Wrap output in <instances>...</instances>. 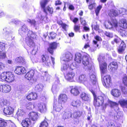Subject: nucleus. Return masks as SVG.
<instances>
[{
	"label": "nucleus",
	"mask_w": 127,
	"mask_h": 127,
	"mask_svg": "<svg viewBox=\"0 0 127 127\" xmlns=\"http://www.w3.org/2000/svg\"><path fill=\"white\" fill-rule=\"evenodd\" d=\"M90 91L92 93L94 97V104L95 107H98L102 106L103 104L104 106L103 107V109L106 107V106L109 104L112 108H113L114 110L116 112L117 115L114 116V118L116 120L121 119L123 115L121 112H117L119 109L118 104L116 102H112L109 100L107 96L103 94L101 96H97L95 95L94 91L92 89H90Z\"/></svg>",
	"instance_id": "f257e3e1"
},
{
	"label": "nucleus",
	"mask_w": 127,
	"mask_h": 127,
	"mask_svg": "<svg viewBox=\"0 0 127 127\" xmlns=\"http://www.w3.org/2000/svg\"><path fill=\"white\" fill-rule=\"evenodd\" d=\"M105 57L103 55H100L98 58L101 73L102 81L103 86L106 88H109L112 85L111 78L110 75L104 76L107 69V64L105 62Z\"/></svg>",
	"instance_id": "f03ea898"
},
{
	"label": "nucleus",
	"mask_w": 127,
	"mask_h": 127,
	"mask_svg": "<svg viewBox=\"0 0 127 127\" xmlns=\"http://www.w3.org/2000/svg\"><path fill=\"white\" fill-rule=\"evenodd\" d=\"M108 15L111 17V21L106 22L104 26L107 29H110L114 28L116 29L118 27V22L115 18L112 17L118 16V11L113 9H111L110 10Z\"/></svg>",
	"instance_id": "7ed1b4c3"
},
{
	"label": "nucleus",
	"mask_w": 127,
	"mask_h": 127,
	"mask_svg": "<svg viewBox=\"0 0 127 127\" xmlns=\"http://www.w3.org/2000/svg\"><path fill=\"white\" fill-rule=\"evenodd\" d=\"M48 1L47 0H42L40 2L41 6L43 8V11L45 13V15L44 16L41 14H39L38 18H40L41 20H44L45 21L47 18L46 16L47 14V12L48 11L51 14H52L53 12V9L52 8H50L49 7H48L46 8H45V5L47 3Z\"/></svg>",
	"instance_id": "20e7f679"
},
{
	"label": "nucleus",
	"mask_w": 127,
	"mask_h": 127,
	"mask_svg": "<svg viewBox=\"0 0 127 127\" xmlns=\"http://www.w3.org/2000/svg\"><path fill=\"white\" fill-rule=\"evenodd\" d=\"M0 104L3 107V112L6 115H10L13 114L14 109L13 108L9 106V103L6 100L3 99L0 101Z\"/></svg>",
	"instance_id": "39448f33"
},
{
	"label": "nucleus",
	"mask_w": 127,
	"mask_h": 127,
	"mask_svg": "<svg viewBox=\"0 0 127 127\" xmlns=\"http://www.w3.org/2000/svg\"><path fill=\"white\" fill-rule=\"evenodd\" d=\"M82 62L86 69L88 70L94 67L93 63L91 61L89 56L87 53H85L83 55Z\"/></svg>",
	"instance_id": "423d86ee"
},
{
	"label": "nucleus",
	"mask_w": 127,
	"mask_h": 127,
	"mask_svg": "<svg viewBox=\"0 0 127 127\" xmlns=\"http://www.w3.org/2000/svg\"><path fill=\"white\" fill-rule=\"evenodd\" d=\"M36 35L32 32L31 31H28V33L25 36V41L27 45L31 47H33L34 46V43L32 39L36 38Z\"/></svg>",
	"instance_id": "0eeeda50"
},
{
	"label": "nucleus",
	"mask_w": 127,
	"mask_h": 127,
	"mask_svg": "<svg viewBox=\"0 0 127 127\" xmlns=\"http://www.w3.org/2000/svg\"><path fill=\"white\" fill-rule=\"evenodd\" d=\"M36 35L32 32L31 31H28V33L25 36V41L27 45L31 47H33L34 46V43L32 39L36 38Z\"/></svg>",
	"instance_id": "6e6552de"
},
{
	"label": "nucleus",
	"mask_w": 127,
	"mask_h": 127,
	"mask_svg": "<svg viewBox=\"0 0 127 127\" xmlns=\"http://www.w3.org/2000/svg\"><path fill=\"white\" fill-rule=\"evenodd\" d=\"M14 76L11 72H4L0 76V81H5L8 83L12 82L14 79Z\"/></svg>",
	"instance_id": "1a4fd4ad"
},
{
	"label": "nucleus",
	"mask_w": 127,
	"mask_h": 127,
	"mask_svg": "<svg viewBox=\"0 0 127 127\" xmlns=\"http://www.w3.org/2000/svg\"><path fill=\"white\" fill-rule=\"evenodd\" d=\"M43 65L45 67H49L51 65V61L53 65L55 64V59L51 57V59L47 55H43L42 58Z\"/></svg>",
	"instance_id": "9d476101"
},
{
	"label": "nucleus",
	"mask_w": 127,
	"mask_h": 127,
	"mask_svg": "<svg viewBox=\"0 0 127 127\" xmlns=\"http://www.w3.org/2000/svg\"><path fill=\"white\" fill-rule=\"evenodd\" d=\"M3 32L5 37L8 40L13 39L14 36H13V32L11 31L9 28L5 27L3 29Z\"/></svg>",
	"instance_id": "9b49d317"
},
{
	"label": "nucleus",
	"mask_w": 127,
	"mask_h": 127,
	"mask_svg": "<svg viewBox=\"0 0 127 127\" xmlns=\"http://www.w3.org/2000/svg\"><path fill=\"white\" fill-rule=\"evenodd\" d=\"M90 78V81L93 84H95L97 82L96 77V73L94 68L88 69Z\"/></svg>",
	"instance_id": "f8f14e48"
},
{
	"label": "nucleus",
	"mask_w": 127,
	"mask_h": 127,
	"mask_svg": "<svg viewBox=\"0 0 127 127\" xmlns=\"http://www.w3.org/2000/svg\"><path fill=\"white\" fill-rule=\"evenodd\" d=\"M56 80L54 84L52 85V91L54 95L57 93L61 85L59 78L57 77H56Z\"/></svg>",
	"instance_id": "ddd939ff"
},
{
	"label": "nucleus",
	"mask_w": 127,
	"mask_h": 127,
	"mask_svg": "<svg viewBox=\"0 0 127 127\" xmlns=\"http://www.w3.org/2000/svg\"><path fill=\"white\" fill-rule=\"evenodd\" d=\"M5 44L0 42V61L4 60L6 57V52L5 51Z\"/></svg>",
	"instance_id": "4468645a"
},
{
	"label": "nucleus",
	"mask_w": 127,
	"mask_h": 127,
	"mask_svg": "<svg viewBox=\"0 0 127 127\" xmlns=\"http://www.w3.org/2000/svg\"><path fill=\"white\" fill-rule=\"evenodd\" d=\"M72 57V56L71 53L68 52L61 57V60L62 61L66 62V63H69L71 61Z\"/></svg>",
	"instance_id": "2eb2a0df"
},
{
	"label": "nucleus",
	"mask_w": 127,
	"mask_h": 127,
	"mask_svg": "<svg viewBox=\"0 0 127 127\" xmlns=\"http://www.w3.org/2000/svg\"><path fill=\"white\" fill-rule=\"evenodd\" d=\"M75 75V73L72 71L67 72L64 75L65 79L70 82H72L74 81V78Z\"/></svg>",
	"instance_id": "dca6fc26"
},
{
	"label": "nucleus",
	"mask_w": 127,
	"mask_h": 127,
	"mask_svg": "<svg viewBox=\"0 0 127 127\" xmlns=\"http://www.w3.org/2000/svg\"><path fill=\"white\" fill-rule=\"evenodd\" d=\"M76 81L79 83L84 84H87L88 83L87 77L84 74L80 75L76 79Z\"/></svg>",
	"instance_id": "f3484780"
},
{
	"label": "nucleus",
	"mask_w": 127,
	"mask_h": 127,
	"mask_svg": "<svg viewBox=\"0 0 127 127\" xmlns=\"http://www.w3.org/2000/svg\"><path fill=\"white\" fill-rule=\"evenodd\" d=\"M28 31L27 27L25 25H23L19 30V33L22 37H24L27 34Z\"/></svg>",
	"instance_id": "a211bd4d"
},
{
	"label": "nucleus",
	"mask_w": 127,
	"mask_h": 127,
	"mask_svg": "<svg viewBox=\"0 0 127 127\" xmlns=\"http://www.w3.org/2000/svg\"><path fill=\"white\" fill-rule=\"evenodd\" d=\"M67 89V91H70V93L74 96H77L79 94L80 92L77 87L73 88L72 86H69Z\"/></svg>",
	"instance_id": "6ab92c4d"
},
{
	"label": "nucleus",
	"mask_w": 127,
	"mask_h": 127,
	"mask_svg": "<svg viewBox=\"0 0 127 127\" xmlns=\"http://www.w3.org/2000/svg\"><path fill=\"white\" fill-rule=\"evenodd\" d=\"M62 104L57 102L56 99H55L53 104V109L57 112H60L63 108Z\"/></svg>",
	"instance_id": "aec40b11"
},
{
	"label": "nucleus",
	"mask_w": 127,
	"mask_h": 127,
	"mask_svg": "<svg viewBox=\"0 0 127 127\" xmlns=\"http://www.w3.org/2000/svg\"><path fill=\"white\" fill-rule=\"evenodd\" d=\"M14 72L17 74L20 75L22 74L25 73L26 72V70L25 68L22 66H17Z\"/></svg>",
	"instance_id": "412c9836"
},
{
	"label": "nucleus",
	"mask_w": 127,
	"mask_h": 127,
	"mask_svg": "<svg viewBox=\"0 0 127 127\" xmlns=\"http://www.w3.org/2000/svg\"><path fill=\"white\" fill-rule=\"evenodd\" d=\"M57 43L55 42L52 43L50 45L49 47L48 48V50L51 55L53 54L54 50L56 49Z\"/></svg>",
	"instance_id": "4be33fe9"
},
{
	"label": "nucleus",
	"mask_w": 127,
	"mask_h": 127,
	"mask_svg": "<svg viewBox=\"0 0 127 127\" xmlns=\"http://www.w3.org/2000/svg\"><path fill=\"white\" fill-rule=\"evenodd\" d=\"M72 114L70 111L65 110L62 113V117L64 119H69L71 118Z\"/></svg>",
	"instance_id": "5701e85b"
},
{
	"label": "nucleus",
	"mask_w": 127,
	"mask_h": 127,
	"mask_svg": "<svg viewBox=\"0 0 127 127\" xmlns=\"http://www.w3.org/2000/svg\"><path fill=\"white\" fill-rule=\"evenodd\" d=\"M0 89H2L1 91L4 93H8L11 90V86L8 85H1L0 86Z\"/></svg>",
	"instance_id": "b1692460"
},
{
	"label": "nucleus",
	"mask_w": 127,
	"mask_h": 127,
	"mask_svg": "<svg viewBox=\"0 0 127 127\" xmlns=\"http://www.w3.org/2000/svg\"><path fill=\"white\" fill-rule=\"evenodd\" d=\"M67 96L65 94H61L58 98V102L62 104H64L66 101Z\"/></svg>",
	"instance_id": "393cba45"
},
{
	"label": "nucleus",
	"mask_w": 127,
	"mask_h": 127,
	"mask_svg": "<svg viewBox=\"0 0 127 127\" xmlns=\"http://www.w3.org/2000/svg\"><path fill=\"white\" fill-rule=\"evenodd\" d=\"M85 113V111L83 109L81 110L80 111L77 110L74 112L73 114V116L75 118H79L82 115Z\"/></svg>",
	"instance_id": "a878e982"
},
{
	"label": "nucleus",
	"mask_w": 127,
	"mask_h": 127,
	"mask_svg": "<svg viewBox=\"0 0 127 127\" xmlns=\"http://www.w3.org/2000/svg\"><path fill=\"white\" fill-rule=\"evenodd\" d=\"M31 122L30 119L29 118H26L23 120L21 125L23 127H30Z\"/></svg>",
	"instance_id": "bb28decb"
},
{
	"label": "nucleus",
	"mask_w": 127,
	"mask_h": 127,
	"mask_svg": "<svg viewBox=\"0 0 127 127\" xmlns=\"http://www.w3.org/2000/svg\"><path fill=\"white\" fill-rule=\"evenodd\" d=\"M37 97V95L36 93L32 92L26 96V98L29 101L35 100Z\"/></svg>",
	"instance_id": "cd10ccee"
},
{
	"label": "nucleus",
	"mask_w": 127,
	"mask_h": 127,
	"mask_svg": "<svg viewBox=\"0 0 127 127\" xmlns=\"http://www.w3.org/2000/svg\"><path fill=\"white\" fill-rule=\"evenodd\" d=\"M38 106L39 111L41 113H44L46 110L45 104L43 103H40L38 104Z\"/></svg>",
	"instance_id": "c85d7f7f"
},
{
	"label": "nucleus",
	"mask_w": 127,
	"mask_h": 127,
	"mask_svg": "<svg viewBox=\"0 0 127 127\" xmlns=\"http://www.w3.org/2000/svg\"><path fill=\"white\" fill-rule=\"evenodd\" d=\"M34 74V71L33 70H30L25 75V77L28 80H31L33 78Z\"/></svg>",
	"instance_id": "c756f323"
},
{
	"label": "nucleus",
	"mask_w": 127,
	"mask_h": 127,
	"mask_svg": "<svg viewBox=\"0 0 127 127\" xmlns=\"http://www.w3.org/2000/svg\"><path fill=\"white\" fill-rule=\"evenodd\" d=\"M111 93L113 96L117 97H119L121 94L120 91L117 89H112Z\"/></svg>",
	"instance_id": "7c9ffc66"
},
{
	"label": "nucleus",
	"mask_w": 127,
	"mask_h": 127,
	"mask_svg": "<svg viewBox=\"0 0 127 127\" xmlns=\"http://www.w3.org/2000/svg\"><path fill=\"white\" fill-rule=\"evenodd\" d=\"M29 115L30 116V118L33 121H36L38 118V116L37 113L32 112L29 113Z\"/></svg>",
	"instance_id": "2f4dec72"
},
{
	"label": "nucleus",
	"mask_w": 127,
	"mask_h": 127,
	"mask_svg": "<svg viewBox=\"0 0 127 127\" xmlns=\"http://www.w3.org/2000/svg\"><path fill=\"white\" fill-rule=\"evenodd\" d=\"M75 61L79 63H81L82 59L81 54L79 53H77L75 54Z\"/></svg>",
	"instance_id": "473e14b6"
},
{
	"label": "nucleus",
	"mask_w": 127,
	"mask_h": 127,
	"mask_svg": "<svg viewBox=\"0 0 127 127\" xmlns=\"http://www.w3.org/2000/svg\"><path fill=\"white\" fill-rule=\"evenodd\" d=\"M81 101L79 99L73 100L71 103V105L74 107H79L80 106Z\"/></svg>",
	"instance_id": "72a5a7b5"
},
{
	"label": "nucleus",
	"mask_w": 127,
	"mask_h": 127,
	"mask_svg": "<svg viewBox=\"0 0 127 127\" xmlns=\"http://www.w3.org/2000/svg\"><path fill=\"white\" fill-rule=\"evenodd\" d=\"M69 64L66 63L63 64L61 66V70L64 73L66 72L69 69Z\"/></svg>",
	"instance_id": "f704fd0d"
},
{
	"label": "nucleus",
	"mask_w": 127,
	"mask_h": 127,
	"mask_svg": "<svg viewBox=\"0 0 127 127\" xmlns=\"http://www.w3.org/2000/svg\"><path fill=\"white\" fill-rule=\"evenodd\" d=\"M80 97L82 99L85 101H89L90 100L89 95L85 93H82L80 95Z\"/></svg>",
	"instance_id": "c9c22d12"
},
{
	"label": "nucleus",
	"mask_w": 127,
	"mask_h": 127,
	"mask_svg": "<svg viewBox=\"0 0 127 127\" xmlns=\"http://www.w3.org/2000/svg\"><path fill=\"white\" fill-rule=\"evenodd\" d=\"M44 76H42L41 79H43L44 81H49L50 78V76L49 75L48 73L46 72H44L42 73Z\"/></svg>",
	"instance_id": "e433bc0d"
},
{
	"label": "nucleus",
	"mask_w": 127,
	"mask_h": 127,
	"mask_svg": "<svg viewBox=\"0 0 127 127\" xmlns=\"http://www.w3.org/2000/svg\"><path fill=\"white\" fill-rule=\"evenodd\" d=\"M108 67L112 70L116 69L118 68V65L116 62H113L109 65Z\"/></svg>",
	"instance_id": "4c0bfd02"
},
{
	"label": "nucleus",
	"mask_w": 127,
	"mask_h": 127,
	"mask_svg": "<svg viewBox=\"0 0 127 127\" xmlns=\"http://www.w3.org/2000/svg\"><path fill=\"white\" fill-rule=\"evenodd\" d=\"M126 47V44H125L124 42L122 41L120 45L119 48L118 49V51L119 53H122V52L124 50Z\"/></svg>",
	"instance_id": "58836bf2"
},
{
	"label": "nucleus",
	"mask_w": 127,
	"mask_h": 127,
	"mask_svg": "<svg viewBox=\"0 0 127 127\" xmlns=\"http://www.w3.org/2000/svg\"><path fill=\"white\" fill-rule=\"evenodd\" d=\"M70 62L68 63L69 64V69L70 70H72L76 68H77L78 67V66L76 63L73 62L72 63L70 64Z\"/></svg>",
	"instance_id": "ea45409f"
},
{
	"label": "nucleus",
	"mask_w": 127,
	"mask_h": 127,
	"mask_svg": "<svg viewBox=\"0 0 127 127\" xmlns=\"http://www.w3.org/2000/svg\"><path fill=\"white\" fill-rule=\"evenodd\" d=\"M25 114V112L23 110L19 109L16 113V116L18 119L20 118Z\"/></svg>",
	"instance_id": "a19ab883"
},
{
	"label": "nucleus",
	"mask_w": 127,
	"mask_h": 127,
	"mask_svg": "<svg viewBox=\"0 0 127 127\" xmlns=\"http://www.w3.org/2000/svg\"><path fill=\"white\" fill-rule=\"evenodd\" d=\"M15 61L17 62L23 64H24L25 63V59L21 57L17 58L15 59Z\"/></svg>",
	"instance_id": "79ce46f5"
},
{
	"label": "nucleus",
	"mask_w": 127,
	"mask_h": 127,
	"mask_svg": "<svg viewBox=\"0 0 127 127\" xmlns=\"http://www.w3.org/2000/svg\"><path fill=\"white\" fill-rule=\"evenodd\" d=\"M49 121L45 118L44 120L42 122L40 126V127H47L48 125V122Z\"/></svg>",
	"instance_id": "37998d69"
},
{
	"label": "nucleus",
	"mask_w": 127,
	"mask_h": 127,
	"mask_svg": "<svg viewBox=\"0 0 127 127\" xmlns=\"http://www.w3.org/2000/svg\"><path fill=\"white\" fill-rule=\"evenodd\" d=\"M118 32L120 35L122 37L127 36V31L120 29L119 30Z\"/></svg>",
	"instance_id": "c03bdc74"
},
{
	"label": "nucleus",
	"mask_w": 127,
	"mask_h": 127,
	"mask_svg": "<svg viewBox=\"0 0 127 127\" xmlns=\"http://www.w3.org/2000/svg\"><path fill=\"white\" fill-rule=\"evenodd\" d=\"M94 38L96 40H93V42L96 45L97 47H98V44H97V41H101L102 40V39L100 36L98 35H96L94 37Z\"/></svg>",
	"instance_id": "a18cd8bd"
},
{
	"label": "nucleus",
	"mask_w": 127,
	"mask_h": 127,
	"mask_svg": "<svg viewBox=\"0 0 127 127\" xmlns=\"http://www.w3.org/2000/svg\"><path fill=\"white\" fill-rule=\"evenodd\" d=\"M119 103L122 106H126L127 105V99L120 100L119 101Z\"/></svg>",
	"instance_id": "49530a36"
},
{
	"label": "nucleus",
	"mask_w": 127,
	"mask_h": 127,
	"mask_svg": "<svg viewBox=\"0 0 127 127\" xmlns=\"http://www.w3.org/2000/svg\"><path fill=\"white\" fill-rule=\"evenodd\" d=\"M27 108L29 109H32L35 106V105L34 103L29 102L26 105Z\"/></svg>",
	"instance_id": "de8ad7c7"
},
{
	"label": "nucleus",
	"mask_w": 127,
	"mask_h": 127,
	"mask_svg": "<svg viewBox=\"0 0 127 127\" xmlns=\"http://www.w3.org/2000/svg\"><path fill=\"white\" fill-rule=\"evenodd\" d=\"M43 85L41 84H39L36 85L35 87V90L37 92L41 91L43 88Z\"/></svg>",
	"instance_id": "09e8293b"
},
{
	"label": "nucleus",
	"mask_w": 127,
	"mask_h": 127,
	"mask_svg": "<svg viewBox=\"0 0 127 127\" xmlns=\"http://www.w3.org/2000/svg\"><path fill=\"white\" fill-rule=\"evenodd\" d=\"M121 26L124 28H127V21L125 19H122L121 21Z\"/></svg>",
	"instance_id": "8fccbe9b"
},
{
	"label": "nucleus",
	"mask_w": 127,
	"mask_h": 127,
	"mask_svg": "<svg viewBox=\"0 0 127 127\" xmlns=\"http://www.w3.org/2000/svg\"><path fill=\"white\" fill-rule=\"evenodd\" d=\"M7 125V122L2 119H0V127H5Z\"/></svg>",
	"instance_id": "3c124183"
},
{
	"label": "nucleus",
	"mask_w": 127,
	"mask_h": 127,
	"mask_svg": "<svg viewBox=\"0 0 127 127\" xmlns=\"http://www.w3.org/2000/svg\"><path fill=\"white\" fill-rule=\"evenodd\" d=\"M27 21L32 26L34 27L36 25V21L34 20H31L30 19H28Z\"/></svg>",
	"instance_id": "603ef678"
},
{
	"label": "nucleus",
	"mask_w": 127,
	"mask_h": 127,
	"mask_svg": "<svg viewBox=\"0 0 127 127\" xmlns=\"http://www.w3.org/2000/svg\"><path fill=\"white\" fill-rule=\"evenodd\" d=\"M91 108H89L88 109V115L87 120L91 122L92 121V116L91 112Z\"/></svg>",
	"instance_id": "864d4df0"
},
{
	"label": "nucleus",
	"mask_w": 127,
	"mask_h": 127,
	"mask_svg": "<svg viewBox=\"0 0 127 127\" xmlns=\"http://www.w3.org/2000/svg\"><path fill=\"white\" fill-rule=\"evenodd\" d=\"M104 34L105 36L109 38H112L113 37V34L111 32L105 31L104 32Z\"/></svg>",
	"instance_id": "5fc2aeb1"
},
{
	"label": "nucleus",
	"mask_w": 127,
	"mask_h": 127,
	"mask_svg": "<svg viewBox=\"0 0 127 127\" xmlns=\"http://www.w3.org/2000/svg\"><path fill=\"white\" fill-rule=\"evenodd\" d=\"M102 8V6L101 5H99L98 6L95 10V12L97 16L99 14L100 11Z\"/></svg>",
	"instance_id": "6e6d98bb"
},
{
	"label": "nucleus",
	"mask_w": 127,
	"mask_h": 127,
	"mask_svg": "<svg viewBox=\"0 0 127 127\" xmlns=\"http://www.w3.org/2000/svg\"><path fill=\"white\" fill-rule=\"evenodd\" d=\"M56 36V33L54 32H52L50 33V36H49V38H51L52 39H53L55 38Z\"/></svg>",
	"instance_id": "4d7b16f0"
},
{
	"label": "nucleus",
	"mask_w": 127,
	"mask_h": 127,
	"mask_svg": "<svg viewBox=\"0 0 127 127\" xmlns=\"http://www.w3.org/2000/svg\"><path fill=\"white\" fill-rule=\"evenodd\" d=\"M120 13H123L122 14H127V11L126 9L124 8L120 9L119 10Z\"/></svg>",
	"instance_id": "13d9d810"
},
{
	"label": "nucleus",
	"mask_w": 127,
	"mask_h": 127,
	"mask_svg": "<svg viewBox=\"0 0 127 127\" xmlns=\"http://www.w3.org/2000/svg\"><path fill=\"white\" fill-rule=\"evenodd\" d=\"M123 81L124 84L126 86H127V77L125 75L123 79Z\"/></svg>",
	"instance_id": "bf43d9fd"
},
{
	"label": "nucleus",
	"mask_w": 127,
	"mask_h": 127,
	"mask_svg": "<svg viewBox=\"0 0 127 127\" xmlns=\"http://www.w3.org/2000/svg\"><path fill=\"white\" fill-rule=\"evenodd\" d=\"M28 86H27L23 85L21 86L20 87V89L21 91H23L24 90H27L28 89Z\"/></svg>",
	"instance_id": "052dcab7"
},
{
	"label": "nucleus",
	"mask_w": 127,
	"mask_h": 127,
	"mask_svg": "<svg viewBox=\"0 0 127 127\" xmlns=\"http://www.w3.org/2000/svg\"><path fill=\"white\" fill-rule=\"evenodd\" d=\"M122 93L123 94L126 95L127 94V90L125 87H122L121 88Z\"/></svg>",
	"instance_id": "680f3d73"
},
{
	"label": "nucleus",
	"mask_w": 127,
	"mask_h": 127,
	"mask_svg": "<svg viewBox=\"0 0 127 127\" xmlns=\"http://www.w3.org/2000/svg\"><path fill=\"white\" fill-rule=\"evenodd\" d=\"M121 40L120 38L116 36V37L114 39L115 42L117 43H118Z\"/></svg>",
	"instance_id": "e2e57ef3"
},
{
	"label": "nucleus",
	"mask_w": 127,
	"mask_h": 127,
	"mask_svg": "<svg viewBox=\"0 0 127 127\" xmlns=\"http://www.w3.org/2000/svg\"><path fill=\"white\" fill-rule=\"evenodd\" d=\"M95 6V3H94L90 4L89 6V8L90 10H92L94 8Z\"/></svg>",
	"instance_id": "0e129e2a"
},
{
	"label": "nucleus",
	"mask_w": 127,
	"mask_h": 127,
	"mask_svg": "<svg viewBox=\"0 0 127 127\" xmlns=\"http://www.w3.org/2000/svg\"><path fill=\"white\" fill-rule=\"evenodd\" d=\"M59 24L61 25L62 28L65 30L66 25L65 24L62 23V21H61L60 22Z\"/></svg>",
	"instance_id": "69168bd1"
},
{
	"label": "nucleus",
	"mask_w": 127,
	"mask_h": 127,
	"mask_svg": "<svg viewBox=\"0 0 127 127\" xmlns=\"http://www.w3.org/2000/svg\"><path fill=\"white\" fill-rule=\"evenodd\" d=\"M4 68V64L2 62H0V71Z\"/></svg>",
	"instance_id": "338daca9"
},
{
	"label": "nucleus",
	"mask_w": 127,
	"mask_h": 127,
	"mask_svg": "<svg viewBox=\"0 0 127 127\" xmlns=\"http://www.w3.org/2000/svg\"><path fill=\"white\" fill-rule=\"evenodd\" d=\"M74 30L76 32L78 31L80 29V27L77 25H75L74 28Z\"/></svg>",
	"instance_id": "774afa93"
}]
</instances>
